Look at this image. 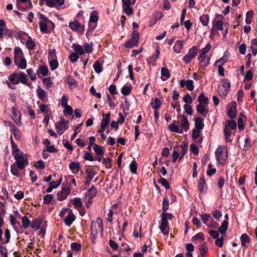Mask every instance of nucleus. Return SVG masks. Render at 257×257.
Returning a JSON list of instances; mask_svg holds the SVG:
<instances>
[{
  "mask_svg": "<svg viewBox=\"0 0 257 257\" xmlns=\"http://www.w3.org/2000/svg\"><path fill=\"white\" fill-rule=\"evenodd\" d=\"M14 61L15 64L21 69H24L27 67V62L23 51L19 47H16L14 49Z\"/></svg>",
  "mask_w": 257,
  "mask_h": 257,
  "instance_id": "f257e3e1",
  "label": "nucleus"
},
{
  "mask_svg": "<svg viewBox=\"0 0 257 257\" xmlns=\"http://www.w3.org/2000/svg\"><path fill=\"white\" fill-rule=\"evenodd\" d=\"M215 154L217 162L220 164H224L228 156L226 147L224 146H218Z\"/></svg>",
  "mask_w": 257,
  "mask_h": 257,
  "instance_id": "f03ea898",
  "label": "nucleus"
},
{
  "mask_svg": "<svg viewBox=\"0 0 257 257\" xmlns=\"http://www.w3.org/2000/svg\"><path fill=\"white\" fill-rule=\"evenodd\" d=\"M12 155L16 160L15 163L19 166L20 169H24L28 164L27 156L23 152H19Z\"/></svg>",
  "mask_w": 257,
  "mask_h": 257,
  "instance_id": "7ed1b4c3",
  "label": "nucleus"
},
{
  "mask_svg": "<svg viewBox=\"0 0 257 257\" xmlns=\"http://www.w3.org/2000/svg\"><path fill=\"white\" fill-rule=\"evenodd\" d=\"M228 225V221L227 220H224L222 222L221 226L218 228V231L221 233V236L220 237L216 238L215 243L217 246L220 247H222L223 245V238L225 236Z\"/></svg>",
  "mask_w": 257,
  "mask_h": 257,
  "instance_id": "20e7f679",
  "label": "nucleus"
},
{
  "mask_svg": "<svg viewBox=\"0 0 257 257\" xmlns=\"http://www.w3.org/2000/svg\"><path fill=\"white\" fill-rule=\"evenodd\" d=\"M91 234L94 237L98 232H102L103 230L102 220L100 217L97 218L96 221H92L91 224Z\"/></svg>",
  "mask_w": 257,
  "mask_h": 257,
  "instance_id": "39448f33",
  "label": "nucleus"
},
{
  "mask_svg": "<svg viewBox=\"0 0 257 257\" xmlns=\"http://www.w3.org/2000/svg\"><path fill=\"white\" fill-rule=\"evenodd\" d=\"M198 49L196 46H194L190 48L187 53L184 56L183 61L186 64L190 63L197 54Z\"/></svg>",
  "mask_w": 257,
  "mask_h": 257,
  "instance_id": "423d86ee",
  "label": "nucleus"
},
{
  "mask_svg": "<svg viewBox=\"0 0 257 257\" xmlns=\"http://www.w3.org/2000/svg\"><path fill=\"white\" fill-rule=\"evenodd\" d=\"M40 20V28L41 31L45 33H47L48 26L49 24L53 25V24L48 20L44 15L39 14Z\"/></svg>",
  "mask_w": 257,
  "mask_h": 257,
  "instance_id": "0eeeda50",
  "label": "nucleus"
},
{
  "mask_svg": "<svg viewBox=\"0 0 257 257\" xmlns=\"http://www.w3.org/2000/svg\"><path fill=\"white\" fill-rule=\"evenodd\" d=\"M139 40V34L137 30H134L132 33V38L130 40L127 41L125 46L126 48H132L138 45Z\"/></svg>",
  "mask_w": 257,
  "mask_h": 257,
  "instance_id": "6e6552de",
  "label": "nucleus"
},
{
  "mask_svg": "<svg viewBox=\"0 0 257 257\" xmlns=\"http://www.w3.org/2000/svg\"><path fill=\"white\" fill-rule=\"evenodd\" d=\"M69 122L68 120L61 119L59 122L55 124L57 133L59 135H62L65 130L69 127Z\"/></svg>",
  "mask_w": 257,
  "mask_h": 257,
  "instance_id": "1a4fd4ad",
  "label": "nucleus"
},
{
  "mask_svg": "<svg viewBox=\"0 0 257 257\" xmlns=\"http://www.w3.org/2000/svg\"><path fill=\"white\" fill-rule=\"evenodd\" d=\"M9 80L10 82L9 81H7V83L8 86L12 89H15L16 84L19 83L18 73L12 74L9 77Z\"/></svg>",
  "mask_w": 257,
  "mask_h": 257,
  "instance_id": "9d476101",
  "label": "nucleus"
},
{
  "mask_svg": "<svg viewBox=\"0 0 257 257\" xmlns=\"http://www.w3.org/2000/svg\"><path fill=\"white\" fill-rule=\"evenodd\" d=\"M70 192V190L69 187H66L63 188L61 191L57 193V198L58 200L62 201L65 199Z\"/></svg>",
  "mask_w": 257,
  "mask_h": 257,
  "instance_id": "9b49d317",
  "label": "nucleus"
},
{
  "mask_svg": "<svg viewBox=\"0 0 257 257\" xmlns=\"http://www.w3.org/2000/svg\"><path fill=\"white\" fill-rule=\"evenodd\" d=\"M122 9L124 13L127 15H131L133 13L132 8L130 7V0H122Z\"/></svg>",
  "mask_w": 257,
  "mask_h": 257,
  "instance_id": "f8f14e48",
  "label": "nucleus"
},
{
  "mask_svg": "<svg viewBox=\"0 0 257 257\" xmlns=\"http://www.w3.org/2000/svg\"><path fill=\"white\" fill-rule=\"evenodd\" d=\"M13 111V120L18 125H21L22 122L21 121V114L17 110L16 107H13L12 108Z\"/></svg>",
  "mask_w": 257,
  "mask_h": 257,
  "instance_id": "ddd939ff",
  "label": "nucleus"
},
{
  "mask_svg": "<svg viewBox=\"0 0 257 257\" xmlns=\"http://www.w3.org/2000/svg\"><path fill=\"white\" fill-rule=\"evenodd\" d=\"M69 27L73 31L80 32H82L83 31V27H81L80 23L77 21L70 22Z\"/></svg>",
  "mask_w": 257,
  "mask_h": 257,
  "instance_id": "4468645a",
  "label": "nucleus"
},
{
  "mask_svg": "<svg viewBox=\"0 0 257 257\" xmlns=\"http://www.w3.org/2000/svg\"><path fill=\"white\" fill-rule=\"evenodd\" d=\"M180 84L181 87H184L186 86L187 89L189 91L193 90L194 88L192 80H188L186 81L181 80L180 82Z\"/></svg>",
  "mask_w": 257,
  "mask_h": 257,
  "instance_id": "2eb2a0df",
  "label": "nucleus"
},
{
  "mask_svg": "<svg viewBox=\"0 0 257 257\" xmlns=\"http://www.w3.org/2000/svg\"><path fill=\"white\" fill-rule=\"evenodd\" d=\"M185 42L182 40H177L173 47V50L176 53L179 54L181 52Z\"/></svg>",
  "mask_w": 257,
  "mask_h": 257,
  "instance_id": "dca6fc26",
  "label": "nucleus"
},
{
  "mask_svg": "<svg viewBox=\"0 0 257 257\" xmlns=\"http://www.w3.org/2000/svg\"><path fill=\"white\" fill-rule=\"evenodd\" d=\"M189 124V123L187 118L185 116L182 115L180 121V130H182V132L183 131L187 132L188 130Z\"/></svg>",
  "mask_w": 257,
  "mask_h": 257,
  "instance_id": "f3484780",
  "label": "nucleus"
},
{
  "mask_svg": "<svg viewBox=\"0 0 257 257\" xmlns=\"http://www.w3.org/2000/svg\"><path fill=\"white\" fill-rule=\"evenodd\" d=\"M75 216L72 213V211L69 213L68 215L66 216L65 219H64V222L65 225L69 227L72 223V222L75 220Z\"/></svg>",
  "mask_w": 257,
  "mask_h": 257,
  "instance_id": "a211bd4d",
  "label": "nucleus"
},
{
  "mask_svg": "<svg viewBox=\"0 0 257 257\" xmlns=\"http://www.w3.org/2000/svg\"><path fill=\"white\" fill-rule=\"evenodd\" d=\"M70 169L73 174H77L79 171L80 166L78 162H72L69 164Z\"/></svg>",
  "mask_w": 257,
  "mask_h": 257,
  "instance_id": "6ab92c4d",
  "label": "nucleus"
},
{
  "mask_svg": "<svg viewBox=\"0 0 257 257\" xmlns=\"http://www.w3.org/2000/svg\"><path fill=\"white\" fill-rule=\"evenodd\" d=\"M198 59L199 63L203 66H206L209 63V58L206 55L201 56L199 54Z\"/></svg>",
  "mask_w": 257,
  "mask_h": 257,
  "instance_id": "aec40b11",
  "label": "nucleus"
},
{
  "mask_svg": "<svg viewBox=\"0 0 257 257\" xmlns=\"http://www.w3.org/2000/svg\"><path fill=\"white\" fill-rule=\"evenodd\" d=\"M20 168L19 167V166L16 165V163H14L11 166V172L13 175L19 177L20 176V170H21Z\"/></svg>",
  "mask_w": 257,
  "mask_h": 257,
  "instance_id": "412c9836",
  "label": "nucleus"
},
{
  "mask_svg": "<svg viewBox=\"0 0 257 257\" xmlns=\"http://www.w3.org/2000/svg\"><path fill=\"white\" fill-rule=\"evenodd\" d=\"M201 131L197 129H194L192 131V137L193 140H196L197 143H202V139L199 138Z\"/></svg>",
  "mask_w": 257,
  "mask_h": 257,
  "instance_id": "4be33fe9",
  "label": "nucleus"
},
{
  "mask_svg": "<svg viewBox=\"0 0 257 257\" xmlns=\"http://www.w3.org/2000/svg\"><path fill=\"white\" fill-rule=\"evenodd\" d=\"M176 121L174 120L172 124H170L169 126V130L174 133H182V130H180L179 126L176 124Z\"/></svg>",
  "mask_w": 257,
  "mask_h": 257,
  "instance_id": "5701e85b",
  "label": "nucleus"
},
{
  "mask_svg": "<svg viewBox=\"0 0 257 257\" xmlns=\"http://www.w3.org/2000/svg\"><path fill=\"white\" fill-rule=\"evenodd\" d=\"M198 189L200 192H203L206 189L205 179L203 176L201 177L198 181Z\"/></svg>",
  "mask_w": 257,
  "mask_h": 257,
  "instance_id": "b1692460",
  "label": "nucleus"
},
{
  "mask_svg": "<svg viewBox=\"0 0 257 257\" xmlns=\"http://www.w3.org/2000/svg\"><path fill=\"white\" fill-rule=\"evenodd\" d=\"M168 222L166 220H161V224L160 226V228L162 231V233L164 235H168L169 234V230L167 229Z\"/></svg>",
  "mask_w": 257,
  "mask_h": 257,
  "instance_id": "393cba45",
  "label": "nucleus"
},
{
  "mask_svg": "<svg viewBox=\"0 0 257 257\" xmlns=\"http://www.w3.org/2000/svg\"><path fill=\"white\" fill-rule=\"evenodd\" d=\"M196 109L198 113L202 114L204 116H205L208 112V109L205 108V105L201 104H199L197 106Z\"/></svg>",
  "mask_w": 257,
  "mask_h": 257,
  "instance_id": "a878e982",
  "label": "nucleus"
},
{
  "mask_svg": "<svg viewBox=\"0 0 257 257\" xmlns=\"http://www.w3.org/2000/svg\"><path fill=\"white\" fill-rule=\"evenodd\" d=\"M96 189L94 186H92L86 193L85 197L90 198V199H93V198L96 196Z\"/></svg>",
  "mask_w": 257,
  "mask_h": 257,
  "instance_id": "bb28decb",
  "label": "nucleus"
},
{
  "mask_svg": "<svg viewBox=\"0 0 257 257\" xmlns=\"http://www.w3.org/2000/svg\"><path fill=\"white\" fill-rule=\"evenodd\" d=\"M110 112L103 114V118L101 122V125L107 127L109 124Z\"/></svg>",
  "mask_w": 257,
  "mask_h": 257,
  "instance_id": "cd10ccee",
  "label": "nucleus"
},
{
  "mask_svg": "<svg viewBox=\"0 0 257 257\" xmlns=\"http://www.w3.org/2000/svg\"><path fill=\"white\" fill-rule=\"evenodd\" d=\"M195 129H197L201 131L204 126L203 119H201L200 117L196 118L195 119Z\"/></svg>",
  "mask_w": 257,
  "mask_h": 257,
  "instance_id": "c85d7f7f",
  "label": "nucleus"
},
{
  "mask_svg": "<svg viewBox=\"0 0 257 257\" xmlns=\"http://www.w3.org/2000/svg\"><path fill=\"white\" fill-rule=\"evenodd\" d=\"M199 20L204 26H207L209 23V16L207 14L203 15L200 17Z\"/></svg>",
  "mask_w": 257,
  "mask_h": 257,
  "instance_id": "c756f323",
  "label": "nucleus"
},
{
  "mask_svg": "<svg viewBox=\"0 0 257 257\" xmlns=\"http://www.w3.org/2000/svg\"><path fill=\"white\" fill-rule=\"evenodd\" d=\"M207 250L208 248L206 242L202 243L199 246V250L201 257H204V255L207 252Z\"/></svg>",
  "mask_w": 257,
  "mask_h": 257,
  "instance_id": "7c9ffc66",
  "label": "nucleus"
},
{
  "mask_svg": "<svg viewBox=\"0 0 257 257\" xmlns=\"http://www.w3.org/2000/svg\"><path fill=\"white\" fill-rule=\"evenodd\" d=\"M198 101L199 104L202 105H207L208 101L207 97H205L203 93H201L198 97Z\"/></svg>",
  "mask_w": 257,
  "mask_h": 257,
  "instance_id": "2f4dec72",
  "label": "nucleus"
},
{
  "mask_svg": "<svg viewBox=\"0 0 257 257\" xmlns=\"http://www.w3.org/2000/svg\"><path fill=\"white\" fill-rule=\"evenodd\" d=\"M240 240L241 245L243 246H245L246 243L249 242L250 241V239L247 234L244 233L241 235L240 237Z\"/></svg>",
  "mask_w": 257,
  "mask_h": 257,
  "instance_id": "473e14b6",
  "label": "nucleus"
},
{
  "mask_svg": "<svg viewBox=\"0 0 257 257\" xmlns=\"http://www.w3.org/2000/svg\"><path fill=\"white\" fill-rule=\"evenodd\" d=\"M26 47L30 50H33L36 46L34 42L31 37H29L25 43Z\"/></svg>",
  "mask_w": 257,
  "mask_h": 257,
  "instance_id": "72a5a7b5",
  "label": "nucleus"
},
{
  "mask_svg": "<svg viewBox=\"0 0 257 257\" xmlns=\"http://www.w3.org/2000/svg\"><path fill=\"white\" fill-rule=\"evenodd\" d=\"M221 83V85L219 87L229 91L230 87V84L229 80L227 79H224L222 80Z\"/></svg>",
  "mask_w": 257,
  "mask_h": 257,
  "instance_id": "f704fd0d",
  "label": "nucleus"
},
{
  "mask_svg": "<svg viewBox=\"0 0 257 257\" xmlns=\"http://www.w3.org/2000/svg\"><path fill=\"white\" fill-rule=\"evenodd\" d=\"M93 68L95 72L100 73L102 70V65L99 61H96L93 64Z\"/></svg>",
  "mask_w": 257,
  "mask_h": 257,
  "instance_id": "c9c22d12",
  "label": "nucleus"
},
{
  "mask_svg": "<svg viewBox=\"0 0 257 257\" xmlns=\"http://www.w3.org/2000/svg\"><path fill=\"white\" fill-rule=\"evenodd\" d=\"M11 142L12 145V154L13 155L19 152H21L18 146L14 142L12 137H11Z\"/></svg>",
  "mask_w": 257,
  "mask_h": 257,
  "instance_id": "e433bc0d",
  "label": "nucleus"
},
{
  "mask_svg": "<svg viewBox=\"0 0 257 257\" xmlns=\"http://www.w3.org/2000/svg\"><path fill=\"white\" fill-rule=\"evenodd\" d=\"M93 150L97 156H102L104 154V152L102 149V147L97 144H95Z\"/></svg>",
  "mask_w": 257,
  "mask_h": 257,
  "instance_id": "4c0bfd02",
  "label": "nucleus"
},
{
  "mask_svg": "<svg viewBox=\"0 0 257 257\" xmlns=\"http://www.w3.org/2000/svg\"><path fill=\"white\" fill-rule=\"evenodd\" d=\"M73 48L75 51L77 53L76 54L82 55L84 53V49L81 45L78 44H74L73 45Z\"/></svg>",
  "mask_w": 257,
  "mask_h": 257,
  "instance_id": "58836bf2",
  "label": "nucleus"
},
{
  "mask_svg": "<svg viewBox=\"0 0 257 257\" xmlns=\"http://www.w3.org/2000/svg\"><path fill=\"white\" fill-rule=\"evenodd\" d=\"M228 57L229 53L227 51L225 52L223 57L217 61L216 63H219L221 65L223 64L228 60Z\"/></svg>",
  "mask_w": 257,
  "mask_h": 257,
  "instance_id": "ea45409f",
  "label": "nucleus"
},
{
  "mask_svg": "<svg viewBox=\"0 0 257 257\" xmlns=\"http://www.w3.org/2000/svg\"><path fill=\"white\" fill-rule=\"evenodd\" d=\"M161 104V101L158 98H156L155 99H153V101L151 102L152 108L156 110L160 107Z\"/></svg>",
  "mask_w": 257,
  "mask_h": 257,
  "instance_id": "a19ab883",
  "label": "nucleus"
},
{
  "mask_svg": "<svg viewBox=\"0 0 257 257\" xmlns=\"http://www.w3.org/2000/svg\"><path fill=\"white\" fill-rule=\"evenodd\" d=\"M225 127L231 128L232 130L235 129L236 127V122L233 120H228L226 121Z\"/></svg>",
  "mask_w": 257,
  "mask_h": 257,
  "instance_id": "79ce46f5",
  "label": "nucleus"
},
{
  "mask_svg": "<svg viewBox=\"0 0 257 257\" xmlns=\"http://www.w3.org/2000/svg\"><path fill=\"white\" fill-rule=\"evenodd\" d=\"M253 12L252 11H249L246 14L245 22L247 24L251 23Z\"/></svg>",
  "mask_w": 257,
  "mask_h": 257,
  "instance_id": "37998d69",
  "label": "nucleus"
},
{
  "mask_svg": "<svg viewBox=\"0 0 257 257\" xmlns=\"http://www.w3.org/2000/svg\"><path fill=\"white\" fill-rule=\"evenodd\" d=\"M40 221L38 219H35L32 222L31 227L35 230H38L40 228Z\"/></svg>",
  "mask_w": 257,
  "mask_h": 257,
  "instance_id": "c03bdc74",
  "label": "nucleus"
},
{
  "mask_svg": "<svg viewBox=\"0 0 257 257\" xmlns=\"http://www.w3.org/2000/svg\"><path fill=\"white\" fill-rule=\"evenodd\" d=\"M159 54H160V51H159V49H156V51H155V54L149 58V59L148 60V63H152V62H153L156 61L159 57Z\"/></svg>",
  "mask_w": 257,
  "mask_h": 257,
  "instance_id": "a18cd8bd",
  "label": "nucleus"
},
{
  "mask_svg": "<svg viewBox=\"0 0 257 257\" xmlns=\"http://www.w3.org/2000/svg\"><path fill=\"white\" fill-rule=\"evenodd\" d=\"M130 169L133 174H136L137 172V163L135 161H133L130 165Z\"/></svg>",
  "mask_w": 257,
  "mask_h": 257,
  "instance_id": "49530a36",
  "label": "nucleus"
},
{
  "mask_svg": "<svg viewBox=\"0 0 257 257\" xmlns=\"http://www.w3.org/2000/svg\"><path fill=\"white\" fill-rule=\"evenodd\" d=\"M18 77L19 82H21L22 83L26 84L27 83V80L26 79V74L23 72H20L18 73Z\"/></svg>",
  "mask_w": 257,
  "mask_h": 257,
  "instance_id": "de8ad7c7",
  "label": "nucleus"
},
{
  "mask_svg": "<svg viewBox=\"0 0 257 257\" xmlns=\"http://www.w3.org/2000/svg\"><path fill=\"white\" fill-rule=\"evenodd\" d=\"M112 160L110 158L105 159L103 158L102 159V163L105 165V167L108 169H110L111 168V163Z\"/></svg>",
  "mask_w": 257,
  "mask_h": 257,
  "instance_id": "09e8293b",
  "label": "nucleus"
},
{
  "mask_svg": "<svg viewBox=\"0 0 257 257\" xmlns=\"http://www.w3.org/2000/svg\"><path fill=\"white\" fill-rule=\"evenodd\" d=\"M37 92L39 98L41 99H44L46 96V92L40 87L38 88Z\"/></svg>",
  "mask_w": 257,
  "mask_h": 257,
  "instance_id": "8fccbe9b",
  "label": "nucleus"
},
{
  "mask_svg": "<svg viewBox=\"0 0 257 257\" xmlns=\"http://www.w3.org/2000/svg\"><path fill=\"white\" fill-rule=\"evenodd\" d=\"M22 222L23 226L25 228H27L30 224V221L26 216H25L23 217H22Z\"/></svg>",
  "mask_w": 257,
  "mask_h": 257,
  "instance_id": "3c124183",
  "label": "nucleus"
},
{
  "mask_svg": "<svg viewBox=\"0 0 257 257\" xmlns=\"http://www.w3.org/2000/svg\"><path fill=\"white\" fill-rule=\"evenodd\" d=\"M158 182L167 189L170 188L168 181L162 177H161V178L159 180Z\"/></svg>",
  "mask_w": 257,
  "mask_h": 257,
  "instance_id": "603ef678",
  "label": "nucleus"
},
{
  "mask_svg": "<svg viewBox=\"0 0 257 257\" xmlns=\"http://www.w3.org/2000/svg\"><path fill=\"white\" fill-rule=\"evenodd\" d=\"M64 107V110L63 112L65 114V115H71L73 113V109L72 107L68 105L66 106L63 107Z\"/></svg>",
  "mask_w": 257,
  "mask_h": 257,
  "instance_id": "864d4df0",
  "label": "nucleus"
},
{
  "mask_svg": "<svg viewBox=\"0 0 257 257\" xmlns=\"http://www.w3.org/2000/svg\"><path fill=\"white\" fill-rule=\"evenodd\" d=\"M161 75L162 77H165L166 79H168L170 76L169 71L165 67H163L161 69Z\"/></svg>",
  "mask_w": 257,
  "mask_h": 257,
  "instance_id": "5fc2aeb1",
  "label": "nucleus"
},
{
  "mask_svg": "<svg viewBox=\"0 0 257 257\" xmlns=\"http://www.w3.org/2000/svg\"><path fill=\"white\" fill-rule=\"evenodd\" d=\"M13 133V135L15 136L16 139L20 140L21 138V133L20 131L17 128L16 126L14 130H11Z\"/></svg>",
  "mask_w": 257,
  "mask_h": 257,
  "instance_id": "6e6d98bb",
  "label": "nucleus"
},
{
  "mask_svg": "<svg viewBox=\"0 0 257 257\" xmlns=\"http://www.w3.org/2000/svg\"><path fill=\"white\" fill-rule=\"evenodd\" d=\"M49 64L51 70H55L58 66V63L57 59L50 60Z\"/></svg>",
  "mask_w": 257,
  "mask_h": 257,
  "instance_id": "4d7b16f0",
  "label": "nucleus"
},
{
  "mask_svg": "<svg viewBox=\"0 0 257 257\" xmlns=\"http://www.w3.org/2000/svg\"><path fill=\"white\" fill-rule=\"evenodd\" d=\"M73 204L75 205V207L78 209L81 208L82 206V203L80 198H75L73 200Z\"/></svg>",
  "mask_w": 257,
  "mask_h": 257,
  "instance_id": "13d9d810",
  "label": "nucleus"
},
{
  "mask_svg": "<svg viewBox=\"0 0 257 257\" xmlns=\"http://www.w3.org/2000/svg\"><path fill=\"white\" fill-rule=\"evenodd\" d=\"M40 110L41 112H45L47 114L50 113V109L47 107L46 105L43 103H41L40 106Z\"/></svg>",
  "mask_w": 257,
  "mask_h": 257,
  "instance_id": "bf43d9fd",
  "label": "nucleus"
},
{
  "mask_svg": "<svg viewBox=\"0 0 257 257\" xmlns=\"http://www.w3.org/2000/svg\"><path fill=\"white\" fill-rule=\"evenodd\" d=\"M213 25L216 27L218 30H222L223 29V24L222 21H217L215 23L213 22Z\"/></svg>",
  "mask_w": 257,
  "mask_h": 257,
  "instance_id": "052dcab7",
  "label": "nucleus"
},
{
  "mask_svg": "<svg viewBox=\"0 0 257 257\" xmlns=\"http://www.w3.org/2000/svg\"><path fill=\"white\" fill-rule=\"evenodd\" d=\"M211 48V46L209 44H207L205 47L203 48H202L199 53L200 55L203 56V55H206V53H207L209 50Z\"/></svg>",
  "mask_w": 257,
  "mask_h": 257,
  "instance_id": "680f3d73",
  "label": "nucleus"
},
{
  "mask_svg": "<svg viewBox=\"0 0 257 257\" xmlns=\"http://www.w3.org/2000/svg\"><path fill=\"white\" fill-rule=\"evenodd\" d=\"M169 208V200L167 197L164 198L163 201V211L165 212Z\"/></svg>",
  "mask_w": 257,
  "mask_h": 257,
  "instance_id": "e2e57ef3",
  "label": "nucleus"
},
{
  "mask_svg": "<svg viewBox=\"0 0 257 257\" xmlns=\"http://www.w3.org/2000/svg\"><path fill=\"white\" fill-rule=\"evenodd\" d=\"M85 172L87 174L86 179H89V180H91L96 174L95 171H89L88 169L86 170Z\"/></svg>",
  "mask_w": 257,
  "mask_h": 257,
  "instance_id": "0e129e2a",
  "label": "nucleus"
},
{
  "mask_svg": "<svg viewBox=\"0 0 257 257\" xmlns=\"http://www.w3.org/2000/svg\"><path fill=\"white\" fill-rule=\"evenodd\" d=\"M173 215L172 214L165 213V212H163L162 213V217H161V220H166L167 219L171 220L172 218Z\"/></svg>",
  "mask_w": 257,
  "mask_h": 257,
  "instance_id": "69168bd1",
  "label": "nucleus"
},
{
  "mask_svg": "<svg viewBox=\"0 0 257 257\" xmlns=\"http://www.w3.org/2000/svg\"><path fill=\"white\" fill-rule=\"evenodd\" d=\"M39 70L40 71V72L43 76H47L48 75V69L47 67L40 66Z\"/></svg>",
  "mask_w": 257,
  "mask_h": 257,
  "instance_id": "338daca9",
  "label": "nucleus"
},
{
  "mask_svg": "<svg viewBox=\"0 0 257 257\" xmlns=\"http://www.w3.org/2000/svg\"><path fill=\"white\" fill-rule=\"evenodd\" d=\"M53 197L51 194H47L45 195L43 197L44 202L45 204L50 203L52 200Z\"/></svg>",
  "mask_w": 257,
  "mask_h": 257,
  "instance_id": "774afa93",
  "label": "nucleus"
}]
</instances>
